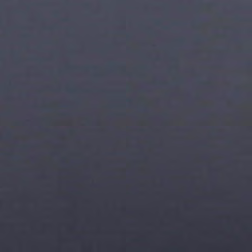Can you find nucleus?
I'll use <instances>...</instances> for the list:
<instances>
[{
	"label": "nucleus",
	"instance_id": "1",
	"mask_svg": "<svg viewBox=\"0 0 252 252\" xmlns=\"http://www.w3.org/2000/svg\"><path fill=\"white\" fill-rule=\"evenodd\" d=\"M139 8V19H138V31H139V39H138V52H142V36H140L142 33V0H139L138 3Z\"/></svg>",
	"mask_w": 252,
	"mask_h": 252
},
{
	"label": "nucleus",
	"instance_id": "2",
	"mask_svg": "<svg viewBox=\"0 0 252 252\" xmlns=\"http://www.w3.org/2000/svg\"><path fill=\"white\" fill-rule=\"evenodd\" d=\"M138 252H142V249H138Z\"/></svg>",
	"mask_w": 252,
	"mask_h": 252
},
{
	"label": "nucleus",
	"instance_id": "3",
	"mask_svg": "<svg viewBox=\"0 0 252 252\" xmlns=\"http://www.w3.org/2000/svg\"><path fill=\"white\" fill-rule=\"evenodd\" d=\"M142 155H143V158H144V154L143 153L142 154Z\"/></svg>",
	"mask_w": 252,
	"mask_h": 252
},
{
	"label": "nucleus",
	"instance_id": "4",
	"mask_svg": "<svg viewBox=\"0 0 252 252\" xmlns=\"http://www.w3.org/2000/svg\"><path fill=\"white\" fill-rule=\"evenodd\" d=\"M142 100H144V98H142Z\"/></svg>",
	"mask_w": 252,
	"mask_h": 252
},
{
	"label": "nucleus",
	"instance_id": "5",
	"mask_svg": "<svg viewBox=\"0 0 252 252\" xmlns=\"http://www.w3.org/2000/svg\"><path fill=\"white\" fill-rule=\"evenodd\" d=\"M142 118H144V116H142Z\"/></svg>",
	"mask_w": 252,
	"mask_h": 252
},
{
	"label": "nucleus",
	"instance_id": "6",
	"mask_svg": "<svg viewBox=\"0 0 252 252\" xmlns=\"http://www.w3.org/2000/svg\"><path fill=\"white\" fill-rule=\"evenodd\" d=\"M142 250H144V248H142Z\"/></svg>",
	"mask_w": 252,
	"mask_h": 252
}]
</instances>
